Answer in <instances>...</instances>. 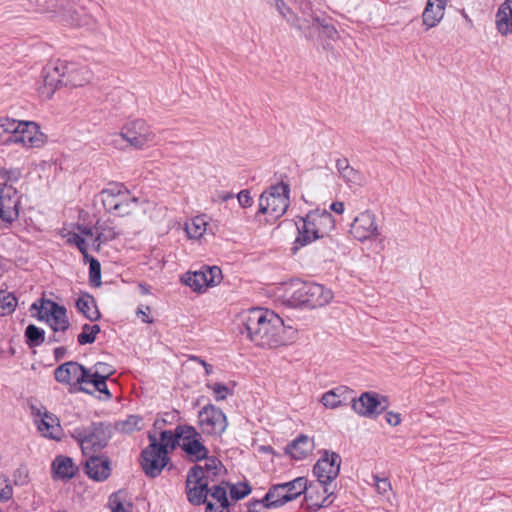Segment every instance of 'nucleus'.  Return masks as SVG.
I'll return each mask as SVG.
<instances>
[{
  "label": "nucleus",
  "mask_w": 512,
  "mask_h": 512,
  "mask_svg": "<svg viewBox=\"0 0 512 512\" xmlns=\"http://www.w3.org/2000/svg\"><path fill=\"white\" fill-rule=\"evenodd\" d=\"M150 421V418L146 420L137 415L130 416V430H141L147 425V422Z\"/></svg>",
  "instance_id": "603ef678"
},
{
  "label": "nucleus",
  "mask_w": 512,
  "mask_h": 512,
  "mask_svg": "<svg viewBox=\"0 0 512 512\" xmlns=\"http://www.w3.org/2000/svg\"><path fill=\"white\" fill-rule=\"evenodd\" d=\"M338 175L349 187H358L363 185L362 174L350 166L347 159L342 158L336 161Z\"/></svg>",
  "instance_id": "473e14b6"
},
{
  "label": "nucleus",
  "mask_w": 512,
  "mask_h": 512,
  "mask_svg": "<svg viewBox=\"0 0 512 512\" xmlns=\"http://www.w3.org/2000/svg\"><path fill=\"white\" fill-rule=\"evenodd\" d=\"M19 197L10 184H0V219L12 223L19 217Z\"/></svg>",
  "instance_id": "412c9836"
},
{
  "label": "nucleus",
  "mask_w": 512,
  "mask_h": 512,
  "mask_svg": "<svg viewBox=\"0 0 512 512\" xmlns=\"http://www.w3.org/2000/svg\"><path fill=\"white\" fill-rule=\"evenodd\" d=\"M127 501L128 493L124 489H121L110 495L108 504L111 512H128L126 509Z\"/></svg>",
  "instance_id": "4c0bfd02"
},
{
  "label": "nucleus",
  "mask_w": 512,
  "mask_h": 512,
  "mask_svg": "<svg viewBox=\"0 0 512 512\" xmlns=\"http://www.w3.org/2000/svg\"><path fill=\"white\" fill-rule=\"evenodd\" d=\"M307 282L299 279L290 280L277 288V297L290 307H301L305 304Z\"/></svg>",
  "instance_id": "aec40b11"
},
{
  "label": "nucleus",
  "mask_w": 512,
  "mask_h": 512,
  "mask_svg": "<svg viewBox=\"0 0 512 512\" xmlns=\"http://www.w3.org/2000/svg\"><path fill=\"white\" fill-rule=\"evenodd\" d=\"M222 280V271L217 266H204L200 270L186 272L181 282L196 293H204Z\"/></svg>",
  "instance_id": "f8f14e48"
},
{
  "label": "nucleus",
  "mask_w": 512,
  "mask_h": 512,
  "mask_svg": "<svg viewBox=\"0 0 512 512\" xmlns=\"http://www.w3.org/2000/svg\"><path fill=\"white\" fill-rule=\"evenodd\" d=\"M374 486L379 494L385 495L392 489V485L387 478H380L378 476H373Z\"/></svg>",
  "instance_id": "8fccbe9b"
},
{
  "label": "nucleus",
  "mask_w": 512,
  "mask_h": 512,
  "mask_svg": "<svg viewBox=\"0 0 512 512\" xmlns=\"http://www.w3.org/2000/svg\"><path fill=\"white\" fill-rule=\"evenodd\" d=\"M289 194L288 183L281 181L269 186L259 197V213L266 215L270 221L281 218L289 207Z\"/></svg>",
  "instance_id": "423d86ee"
},
{
  "label": "nucleus",
  "mask_w": 512,
  "mask_h": 512,
  "mask_svg": "<svg viewBox=\"0 0 512 512\" xmlns=\"http://www.w3.org/2000/svg\"><path fill=\"white\" fill-rule=\"evenodd\" d=\"M13 496V487L9 481V479L0 474V502H6L10 500Z\"/></svg>",
  "instance_id": "49530a36"
},
{
  "label": "nucleus",
  "mask_w": 512,
  "mask_h": 512,
  "mask_svg": "<svg viewBox=\"0 0 512 512\" xmlns=\"http://www.w3.org/2000/svg\"><path fill=\"white\" fill-rule=\"evenodd\" d=\"M71 24H73V25H80V22L77 19L72 18L71 19Z\"/></svg>",
  "instance_id": "e2e57ef3"
},
{
  "label": "nucleus",
  "mask_w": 512,
  "mask_h": 512,
  "mask_svg": "<svg viewBox=\"0 0 512 512\" xmlns=\"http://www.w3.org/2000/svg\"><path fill=\"white\" fill-rule=\"evenodd\" d=\"M17 306L16 297L10 293L0 290V316L11 314Z\"/></svg>",
  "instance_id": "58836bf2"
},
{
  "label": "nucleus",
  "mask_w": 512,
  "mask_h": 512,
  "mask_svg": "<svg viewBox=\"0 0 512 512\" xmlns=\"http://www.w3.org/2000/svg\"><path fill=\"white\" fill-rule=\"evenodd\" d=\"M243 329L255 345L274 348L285 345L288 341L286 334L291 328H286L283 320L274 312L261 308L244 311L239 316Z\"/></svg>",
  "instance_id": "f257e3e1"
},
{
  "label": "nucleus",
  "mask_w": 512,
  "mask_h": 512,
  "mask_svg": "<svg viewBox=\"0 0 512 512\" xmlns=\"http://www.w3.org/2000/svg\"><path fill=\"white\" fill-rule=\"evenodd\" d=\"M31 309L36 310L37 318L45 321L55 333L65 332L70 327L66 308L52 300L43 299L39 305L33 303Z\"/></svg>",
  "instance_id": "1a4fd4ad"
},
{
  "label": "nucleus",
  "mask_w": 512,
  "mask_h": 512,
  "mask_svg": "<svg viewBox=\"0 0 512 512\" xmlns=\"http://www.w3.org/2000/svg\"><path fill=\"white\" fill-rule=\"evenodd\" d=\"M266 2L271 8L275 9L288 24L296 27L299 30L306 29L305 23L307 22V15H305L303 18L298 17L283 0H266Z\"/></svg>",
  "instance_id": "7c9ffc66"
},
{
  "label": "nucleus",
  "mask_w": 512,
  "mask_h": 512,
  "mask_svg": "<svg viewBox=\"0 0 512 512\" xmlns=\"http://www.w3.org/2000/svg\"><path fill=\"white\" fill-rule=\"evenodd\" d=\"M66 348L65 347H57L54 349V356L56 360L62 359L66 355Z\"/></svg>",
  "instance_id": "13d9d810"
},
{
  "label": "nucleus",
  "mask_w": 512,
  "mask_h": 512,
  "mask_svg": "<svg viewBox=\"0 0 512 512\" xmlns=\"http://www.w3.org/2000/svg\"><path fill=\"white\" fill-rule=\"evenodd\" d=\"M136 316L143 323H151L153 318L151 316V310L149 306L140 305L136 310Z\"/></svg>",
  "instance_id": "3c124183"
},
{
  "label": "nucleus",
  "mask_w": 512,
  "mask_h": 512,
  "mask_svg": "<svg viewBox=\"0 0 512 512\" xmlns=\"http://www.w3.org/2000/svg\"><path fill=\"white\" fill-rule=\"evenodd\" d=\"M385 418L386 422L391 426H398L401 423V415L396 412H387Z\"/></svg>",
  "instance_id": "6e6d98bb"
},
{
  "label": "nucleus",
  "mask_w": 512,
  "mask_h": 512,
  "mask_svg": "<svg viewBox=\"0 0 512 512\" xmlns=\"http://www.w3.org/2000/svg\"><path fill=\"white\" fill-rule=\"evenodd\" d=\"M89 263V282L94 287L101 285V266L97 259L88 254V258H84Z\"/></svg>",
  "instance_id": "79ce46f5"
},
{
  "label": "nucleus",
  "mask_w": 512,
  "mask_h": 512,
  "mask_svg": "<svg viewBox=\"0 0 512 512\" xmlns=\"http://www.w3.org/2000/svg\"><path fill=\"white\" fill-rule=\"evenodd\" d=\"M238 203L241 207L247 208L253 204V199L248 190H242L237 195Z\"/></svg>",
  "instance_id": "864d4df0"
},
{
  "label": "nucleus",
  "mask_w": 512,
  "mask_h": 512,
  "mask_svg": "<svg viewBox=\"0 0 512 512\" xmlns=\"http://www.w3.org/2000/svg\"><path fill=\"white\" fill-rule=\"evenodd\" d=\"M179 445L191 461L204 460L208 450L202 442L201 434L192 426L179 427L174 433Z\"/></svg>",
  "instance_id": "9d476101"
},
{
  "label": "nucleus",
  "mask_w": 512,
  "mask_h": 512,
  "mask_svg": "<svg viewBox=\"0 0 512 512\" xmlns=\"http://www.w3.org/2000/svg\"><path fill=\"white\" fill-rule=\"evenodd\" d=\"M25 336L27 338L28 345L31 347L39 346L45 340L44 330L33 324L26 327Z\"/></svg>",
  "instance_id": "ea45409f"
},
{
  "label": "nucleus",
  "mask_w": 512,
  "mask_h": 512,
  "mask_svg": "<svg viewBox=\"0 0 512 512\" xmlns=\"http://www.w3.org/2000/svg\"><path fill=\"white\" fill-rule=\"evenodd\" d=\"M77 471L78 467L73 459L68 456L59 455L52 462V472L55 478L71 479Z\"/></svg>",
  "instance_id": "2f4dec72"
},
{
  "label": "nucleus",
  "mask_w": 512,
  "mask_h": 512,
  "mask_svg": "<svg viewBox=\"0 0 512 512\" xmlns=\"http://www.w3.org/2000/svg\"><path fill=\"white\" fill-rule=\"evenodd\" d=\"M311 488H314L313 491H314V497L316 499H319V500H323L325 497H326V493L323 492L322 489L319 488V483L316 484V485H308V488L307 490L305 491L306 492V500L309 502L310 504V507L313 508L314 510H316L313 506H312V503L311 501L308 499V495H309V492L311 490Z\"/></svg>",
  "instance_id": "5fc2aeb1"
},
{
  "label": "nucleus",
  "mask_w": 512,
  "mask_h": 512,
  "mask_svg": "<svg viewBox=\"0 0 512 512\" xmlns=\"http://www.w3.org/2000/svg\"><path fill=\"white\" fill-rule=\"evenodd\" d=\"M314 449V442L305 435L299 436L287 448L289 455L295 460L307 458Z\"/></svg>",
  "instance_id": "72a5a7b5"
},
{
  "label": "nucleus",
  "mask_w": 512,
  "mask_h": 512,
  "mask_svg": "<svg viewBox=\"0 0 512 512\" xmlns=\"http://www.w3.org/2000/svg\"><path fill=\"white\" fill-rule=\"evenodd\" d=\"M112 373L111 367L102 362L96 363L92 369H87L89 388L94 391L106 394L108 397L110 393L107 389L106 379Z\"/></svg>",
  "instance_id": "b1692460"
},
{
  "label": "nucleus",
  "mask_w": 512,
  "mask_h": 512,
  "mask_svg": "<svg viewBox=\"0 0 512 512\" xmlns=\"http://www.w3.org/2000/svg\"><path fill=\"white\" fill-rule=\"evenodd\" d=\"M198 424L202 433L220 436L227 428L228 422L224 412L212 405H205L198 413Z\"/></svg>",
  "instance_id": "2eb2a0df"
},
{
  "label": "nucleus",
  "mask_w": 512,
  "mask_h": 512,
  "mask_svg": "<svg viewBox=\"0 0 512 512\" xmlns=\"http://www.w3.org/2000/svg\"><path fill=\"white\" fill-rule=\"evenodd\" d=\"M209 227V219L206 215H198L190 218L185 223V231L190 240H200L204 237Z\"/></svg>",
  "instance_id": "c9c22d12"
},
{
  "label": "nucleus",
  "mask_w": 512,
  "mask_h": 512,
  "mask_svg": "<svg viewBox=\"0 0 512 512\" xmlns=\"http://www.w3.org/2000/svg\"><path fill=\"white\" fill-rule=\"evenodd\" d=\"M341 466V457L339 454L324 450L321 456L313 467V474L319 482V488L326 493V497L323 500L316 499L314 497V488H311L308 499L311 501L312 506L315 509L327 507L333 502V490L330 484L337 478Z\"/></svg>",
  "instance_id": "39448f33"
},
{
  "label": "nucleus",
  "mask_w": 512,
  "mask_h": 512,
  "mask_svg": "<svg viewBox=\"0 0 512 512\" xmlns=\"http://www.w3.org/2000/svg\"><path fill=\"white\" fill-rule=\"evenodd\" d=\"M71 436L78 442L84 455H89L104 448L110 437L107 428L101 423H92L87 427H76L71 432Z\"/></svg>",
  "instance_id": "6e6552de"
},
{
  "label": "nucleus",
  "mask_w": 512,
  "mask_h": 512,
  "mask_svg": "<svg viewBox=\"0 0 512 512\" xmlns=\"http://www.w3.org/2000/svg\"><path fill=\"white\" fill-rule=\"evenodd\" d=\"M449 0H428L422 13V22L427 29L436 27L445 15Z\"/></svg>",
  "instance_id": "c85d7f7f"
},
{
  "label": "nucleus",
  "mask_w": 512,
  "mask_h": 512,
  "mask_svg": "<svg viewBox=\"0 0 512 512\" xmlns=\"http://www.w3.org/2000/svg\"><path fill=\"white\" fill-rule=\"evenodd\" d=\"M32 410L35 415V423L38 431L42 436L53 440H60L62 428L56 415L48 412L45 408L35 409L32 407Z\"/></svg>",
  "instance_id": "4be33fe9"
},
{
  "label": "nucleus",
  "mask_w": 512,
  "mask_h": 512,
  "mask_svg": "<svg viewBox=\"0 0 512 512\" xmlns=\"http://www.w3.org/2000/svg\"><path fill=\"white\" fill-rule=\"evenodd\" d=\"M205 460V465L202 466V468L204 471L205 479H207V481L209 482V479H212L214 476L218 474V471L221 469V464L214 457L209 458L207 456Z\"/></svg>",
  "instance_id": "c03bdc74"
},
{
  "label": "nucleus",
  "mask_w": 512,
  "mask_h": 512,
  "mask_svg": "<svg viewBox=\"0 0 512 512\" xmlns=\"http://www.w3.org/2000/svg\"><path fill=\"white\" fill-rule=\"evenodd\" d=\"M208 483L207 479H205L202 465L192 467L186 480L188 500L193 504L206 503V498L210 495Z\"/></svg>",
  "instance_id": "a211bd4d"
},
{
  "label": "nucleus",
  "mask_w": 512,
  "mask_h": 512,
  "mask_svg": "<svg viewBox=\"0 0 512 512\" xmlns=\"http://www.w3.org/2000/svg\"><path fill=\"white\" fill-rule=\"evenodd\" d=\"M257 505H259L258 501L248 510V512H260L256 509Z\"/></svg>",
  "instance_id": "680f3d73"
},
{
  "label": "nucleus",
  "mask_w": 512,
  "mask_h": 512,
  "mask_svg": "<svg viewBox=\"0 0 512 512\" xmlns=\"http://www.w3.org/2000/svg\"><path fill=\"white\" fill-rule=\"evenodd\" d=\"M496 28L501 35L512 33V0H505L496 13Z\"/></svg>",
  "instance_id": "f704fd0d"
},
{
  "label": "nucleus",
  "mask_w": 512,
  "mask_h": 512,
  "mask_svg": "<svg viewBox=\"0 0 512 512\" xmlns=\"http://www.w3.org/2000/svg\"><path fill=\"white\" fill-rule=\"evenodd\" d=\"M66 339L64 337H62L61 335H57V333H55L52 337H50V341L51 342H61V341H65Z\"/></svg>",
  "instance_id": "052dcab7"
},
{
  "label": "nucleus",
  "mask_w": 512,
  "mask_h": 512,
  "mask_svg": "<svg viewBox=\"0 0 512 512\" xmlns=\"http://www.w3.org/2000/svg\"><path fill=\"white\" fill-rule=\"evenodd\" d=\"M227 488L228 485H219L211 489L209 497L206 498L205 512H229Z\"/></svg>",
  "instance_id": "c756f323"
},
{
  "label": "nucleus",
  "mask_w": 512,
  "mask_h": 512,
  "mask_svg": "<svg viewBox=\"0 0 512 512\" xmlns=\"http://www.w3.org/2000/svg\"><path fill=\"white\" fill-rule=\"evenodd\" d=\"M307 294L304 306L309 308L322 307L327 305L333 299L332 290L316 283H308Z\"/></svg>",
  "instance_id": "bb28decb"
},
{
  "label": "nucleus",
  "mask_w": 512,
  "mask_h": 512,
  "mask_svg": "<svg viewBox=\"0 0 512 512\" xmlns=\"http://www.w3.org/2000/svg\"><path fill=\"white\" fill-rule=\"evenodd\" d=\"M55 379L62 384L80 386V390L92 393L89 388L87 369L77 362L69 361L55 370Z\"/></svg>",
  "instance_id": "f3484780"
},
{
  "label": "nucleus",
  "mask_w": 512,
  "mask_h": 512,
  "mask_svg": "<svg viewBox=\"0 0 512 512\" xmlns=\"http://www.w3.org/2000/svg\"><path fill=\"white\" fill-rule=\"evenodd\" d=\"M6 134L4 133L2 127L0 126V139H2Z\"/></svg>",
  "instance_id": "0e129e2a"
},
{
  "label": "nucleus",
  "mask_w": 512,
  "mask_h": 512,
  "mask_svg": "<svg viewBox=\"0 0 512 512\" xmlns=\"http://www.w3.org/2000/svg\"><path fill=\"white\" fill-rule=\"evenodd\" d=\"M295 224L297 236L291 248L294 254L302 247L324 238L335 227L332 215L328 211L319 208L310 211L304 217H299Z\"/></svg>",
  "instance_id": "7ed1b4c3"
},
{
  "label": "nucleus",
  "mask_w": 512,
  "mask_h": 512,
  "mask_svg": "<svg viewBox=\"0 0 512 512\" xmlns=\"http://www.w3.org/2000/svg\"><path fill=\"white\" fill-rule=\"evenodd\" d=\"M21 177V171L18 168H7L0 166V180L5 181L4 184L17 182Z\"/></svg>",
  "instance_id": "a18cd8bd"
},
{
  "label": "nucleus",
  "mask_w": 512,
  "mask_h": 512,
  "mask_svg": "<svg viewBox=\"0 0 512 512\" xmlns=\"http://www.w3.org/2000/svg\"><path fill=\"white\" fill-rule=\"evenodd\" d=\"M306 29L301 30L308 39H320L322 37L333 39L337 36L335 27L318 16L309 14L306 16Z\"/></svg>",
  "instance_id": "5701e85b"
},
{
  "label": "nucleus",
  "mask_w": 512,
  "mask_h": 512,
  "mask_svg": "<svg viewBox=\"0 0 512 512\" xmlns=\"http://www.w3.org/2000/svg\"><path fill=\"white\" fill-rule=\"evenodd\" d=\"M207 388L211 390L216 401L226 399L233 392L231 387L219 382L207 383Z\"/></svg>",
  "instance_id": "37998d69"
},
{
  "label": "nucleus",
  "mask_w": 512,
  "mask_h": 512,
  "mask_svg": "<svg viewBox=\"0 0 512 512\" xmlns=\"http://www.w3.org/2000/svg\"><path fill=\"white\" fill-rule=\"evenodd\" d=\"M155 135L143 120H136L130 127V147L142 149L154 143Z\"/></svg>",
  "instance_id": "393cba45"
},
{
  "label": "nucleus",
  "mask_w": 512,
  "mask_h": 512,
  "mask_svg": "<svg viewBox=\"0 0 512 512\" xmlns=\"http://www.w3.org/2000/svg\"><path fill=\"white\" fill-rule=\"evenodd\" d=\"M330 210L338 215H342L345 212V204L342 201H335L331 203Z\"/></svg>",
  "instance_id": "4d7b16f0"
},
{
  "label": "nucleus",
  "mask_w": 512,
  "mask_h": 512,
  "mask_svg": "<svg viewBox=\"0 0 512 512\" xmlns=\"http://www.w3.org/2000/svg\"><path fill=\"white\" fill-rule=\"evenodd\" d=\"M308 488V480L305 477H297L292 481L273 485L264 498L258 501L265 508L279 507L287 502L295 500Z\"/></svg>",
  "instance_id": "0eeeda50"
},
{
  "label": "nucleus",
  "mask_w": 512,
  "mask_h": 512,
  "mask_svg": "<svg viewBox=\"0 0 512 512\" xmlns=\"http://www.w3.org/2000/svg\"><path fill=\"white\" fill-rule=\"evenodd\" d=\"M85 472L92 480L103 482L111 474L110 461L104 456H90L85 462Z\"/></svg>",
  "instance_id": "a878e982"
},
{
  "label": "nucleus",
  "mask_w": 512,
  "mask_h": 512,
  "mask_svg": "<svg viewBox=\"0 0 512 512\" xmlns=\"http://www.w3.org/2000/svg\"><path fill=\"white\" fill-rule=\"evenodd\" d=\"M352 394L353 392L350 388L341 385L325 392L322 395L320 402L327 409H337L351 401Z\"/></svg>",
  "instance_id": "cd10ccee"
},
{
  "label": "nucleus",
  "mask_w": 512,
  "mask_h": 512,
  "mask_svg": "<svg viewBox=\"0 0 512 512\" xmlns=\"http://www.w3.org/2000/svg\"><path fill=\"white\" fill-rule=\"evenodd\" d=\"M100 332V327L97 324H85L82 327L81 333L77 336V341L80 345L91 344L95 341L96 335Z\"/></svg>",
  "instance_id": "a19ab883"
},
{
  "label": "nucleus",
  "mask_w": 512,
  "mask_h": 512,
  "mask_svg": "<svg viewBox=\"0 0 512 512\" xmlns=\"http://www.w3.org/2000/svg\"><path fill=\"white\" fill-rule=\"evenodd\" d=\"M20 120L8 118V117H0V126L2 127L4 133L9 136H14L19 127Z\"/></svg>",
  "instance_id": "09e8293b"
},
{
  "label": "nucleus",
  "mask_w": 512,
  "mask_h": 512,
  "mask_svg": "<svg viewBox=\"0 0 512 512\" xmlns=\"http://www.w3.org/2000/svg\"><path fill=\"white\" fill-rule=\"evenodd\" d=\"M77 310L90 321H96L100 318V312L97 308L93 296L88 293L81 294L76 301Z\"/></svg>",
  "instance_id": "e433bc0d"
},
{
  "label": "nucleus",
  "mask_w": 512,
  "mask_h": 512,
  "mask_svg": "<svg viewBox=\"0 0 512 512\" xmlns=\"http://www.w3.org/2000/svg\"><path fill=\"white\" fill-rule=\"evenodd\" d=\"M230 494L233 499L240 500L246 497L250 492L251 488L248 483L239 482L229 487Z\"/></svg>",
  "instance_id": "de8ad7c7"
},
{
  "label": "nucleus",
  "mask_w": 512,
  "mask_h": 512,
  "mask_svg": "<svg viewBox=\"0 0 512 512\" xmlns=\"http://www.w3.org/2000/svg\"><path fill=\"white\" fill-rule=\"evenodd\" d=\"M104 208L117 216L128 214V190L123 183H110L100 193Z\"/></svg>",
  "instance_id": "ddd939ff"
},
{
  "label": "nucleus",
  "mask_w": 512,
  "mask_h": 512,
  "mask_svg": "<svg viewBox=\"0 0 512 512\" xmlns=\"http://www.w3.org/2000/svg\"><path fill=\"white\" fill-rule=\"evenodd\" d=\"M149 445L142 451L140 465L149 477H157L169 463V453L176 447V437L170 430L162 431L160 438L149 434Z\"/></svg>",
  "instance_id": "20e7f679"
},
{
  "label": "nucleus",
  "mask_w": 512,
  "mask_h": 512,
  "mask_svg": "<svg viewBox=\"0 0 512 512\" xmlns=\"http://www.w3.org/2000/svg\"><path fill=\"white\" fill-rule=\"evenodd\" d=\"M352 409L360 416L373 418L387 408L384 396L373 392H365L358 399L352 398Z\"/></svg>",
  "instance_id": "6ab92c4d"
},
{
  "label": "nucleus",
  "mask_w": 512,
  "mask_h": 512,
  "mask_svg": "<svg viewBox=\"0 0 512 512\" xmlns=\"http://www.w3.org/2000/svg\"><path fill=\"white\" fill-rule=\"evenodd\" d=\"M350 234L360 242L376 239L380 235L376 215L370 210L359 213L351 223Z\"/></svg>",
  "instance_id": "dca6fc26"
},
{
  "label": "nucleus",
  "mask_w": 512,
  "mask_h": 512,
  "mask_svg": "<svg viewBox=\"0 0 512 512\" xmlns=\"http://www.w3.org/2000/svg\"><path fill=\"white\" fill-rule=\"evenodd\" d=\"M199 362H200V363H201V365L204 367L205 372H206V374H207V375H209V374H211V373H212V371H213V367H212L210 364L206 363V362H205V361H203V360H199Z\"/></svg>",
  "instance_id": "bf43d9fd"
},
{
  "label": "nucleus",
  "mask_w": 512,
  "mask_h": 512,
  "mask_svg": "<svg viewBox=\"0 0 512 512\" xmlns=\"http://www.w3.org/2000/svg\"><path fill=\"white\" fill-rule=\"evenodd\" d=\"M90 79L91 72L86 66L76 62L56 60L44 70V86L41 89V94L49 98L59 85L78 87L85 85Z\"/></svg>",
  "instance_id": "f03ea898"
},
{
  "label": "nucleus",
  "mask_w": 512,
  "mask_h": 512,
  "mask_svg": "<svg viewBox=\"0 0 512 512\" xmlns=\"http://www.w3.org/2000/svg\"><path fill=\"white\" fill-rule=\"evenodd\" d=\"M61 235L68 244L75 245L84 258H88L89 251H97L101 244V234L96 227L77 226V231L63 229Z\"/></svg>",
  "instance_id": "9b49d317"
},
{
  "label": "nucleus",
  "mask_w": 512,
  "mask_h": 512,
  "mask_svg": "<svg viewBox=\"0 0 512 512\" xmlns=\"http://www.w3.org/2000/svg\"><path fill=\"white\" fill-rule=\"evenodd\" d=\"M140 289H141V292L144 294L148 292V289L144 286H140Z\"/></svg>",
  "instance_id": "69168bd1"
},
{
  "label": "nucleus",
  "mask_w": 512,
  "mask_h": 512,
  "mask_svg": "<svg viewBox=\"0 0 512 512\" xmlns=\"http://www.w3.org/2000/svg\"><path fill=\"white\" fill-rule=\"evenodd\" d=\"M6 143L18 144L24 148H40L46 142V136L34 121H21L14 136H9Z\"/></svg>",
  "instance_id": "4468645a"
}]
</instances>
